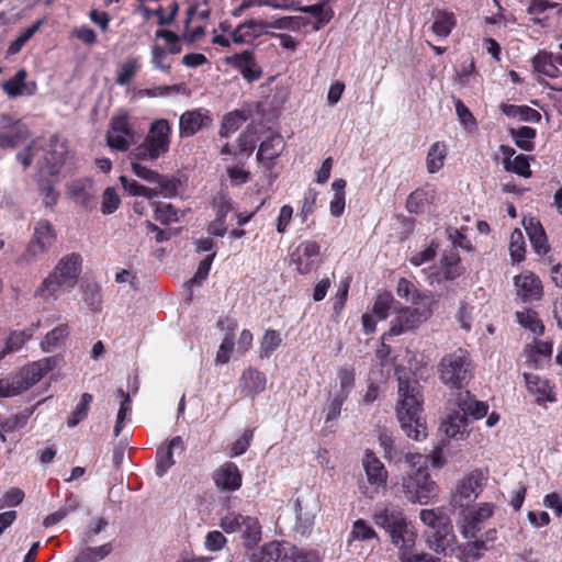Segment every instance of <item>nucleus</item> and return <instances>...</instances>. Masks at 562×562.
Wrapping results in <instances>:
<instances>
[{
  "label": "nucleus",
  "mask_w": 562,
  "mask_h": 562,
  "mask_svg": "<svg viewBox=\"0 0 562 562\" xmlns=\"http://www.w3.org/2000/svg\"><path fill=\"white\" fill-rule=\"evenodd\" d=\"M531 64L533 71L541 80H554L551 88L557 91H562V54L540 50L533 56Z\"/></svg>",
  "instance_id": "obj_13"
},
{
  "label": "nucleus",
  "mask_w": 562,
  "mask_h": 562,
  "mask_svg": "<svg viewBox=\"0 0 562 562\" xmlns=\"http://www.w3.org/2000/svg\"><path fill=\"white\" fill-rule=\"evenodd\" d=\"M79 505L80 503L76 497H67L65 504L59 509L45 517L43 525L46 528L56 525L57 522L66 518L69 514L76 512Z\"/></svg>",
  "instance_id": "obj_44"
},
{
  "label": "nucleus",
  "mask_w": 562,
  "mask_h": 562,
  "mask_svg": "<svg viewBox=\"0 0 562 562\" xmlns=\"http://www.w3.org/2000/svg\"><path fill=\"white\" fill-rule=\"evenodd\" d=\"M431 311L427 307H405L392 321L389 334L398 336L405 331L413 330L428 319Z\"/></svg>",
  "instance_id": "obj_14"
},
{
  "label": "nucleus",
  "mask_w": 562,
  "mask_h": 562,
  "mask_svg": "<svg viewBox=\"0 0 562 562\" xmlns=\"http://www.w3.org/2000/svg\"><path fill=\"white\" fill-rule=\"evenodd\" d=\"M393 302L394 297L390 292L380 293L373 303L372 314L378 319H385L389 316Z\"/></svg>",
  "instance_id": "obj_55"
},
{
  "label": "nucleus",
  "mask_w": 562,
  "mask_h": 562,
  "mask_svg": "<svg viewBox=\"0 0 562 562\" xmlns=\"http://www.w3.org/2000/svg\"><path fill=\"white\" fill-rule=\"evenodd\" d=\"M221 527L227 533H240L248 548L256 546L261 539V526L256 517L229 512L222 517Z\"/></svg>",
  "instance_id": "obj_10"
},
{
  "label": "nucleus",
  "mask_w": 562,
  "mask_h": 562,
  "mask_svg": "<svg viewBox=\"0 0 562 562\" xmlns=\"http://www.w3.org/2000/svg\"><path fill=\"white\" fill-rule=\"evenodd\" d=\"M154 217L161 224L168 225L178 221V213L171 204H157Z\"/></svg>",
  "instance_id": "obj_64"
},
{
  "label": "nucleus",
  "mask_w": 562,
  "mask_h": 562,
  "mask_svg": "<svg viewBox=\"0 0 562 562\" xmlns=\"http://www.w3.org/2000/svg\"><path fill=\"white\" fill-rule=\"evenodd\" d=\"M422 411L423 397L418 383L398 376L396 415L404 432L414 440H420L427 436L426 425L420 416Z\"/></svg>",
  "instance_id": "obj_1"
},
{
  "label": "nucleus",
  "mask_w": 562,
  "mask_h": 562,
  "mask_svg": "<svg viewBox=\"0 0 562 562\" xmlns=\"http://www.w3.org/2000/svg\"><path fill=\"white\" fill-rule=\"evenodd\" d=\"M487 477L481 470H473L465 474L457 484L451 504L463 508L475 501L485 485Z\"/></svg>",
  "instance_id": "obj_12"
},
{
  "label": "nucleus",
  "mask_w": 562,
  "mask_h": 562,
  "mask_svg": "<svg viewBox=\"0 0 562 562\" xmlns=\"http://www.w3.org/2000/svg\"><path fill=\"white\" fill-rule=\"evenodd\" d=\"M456 25L454 15L450 12H438L431 30L439 37H447Z\"/></svg>",
  "instance_id": "obj_46"
},
{
  "label": "nucleus",
  "mask_w": 562,
  "mask_h": 562,
  "mask_svg": "<svg viewBox=\"0 0 562 562\" xmlns=\"http://www.w3.org/2000/svg\"><path fill=\"white\" fill-rule=\"evenodd\" d=\"M243 27L246 30L250 40L254 41L262 35L269 34L268 31V20L263 19H249L244 23H240Z\"/></svg>",
  "instance_id": "obj_61"
},
{
  "label": "nucleus",
  "mask_w": 562,
  "mask_h": 562,
  "mask_svg": "<svg viewBox=\"0 0 562 562\" xmlns=\"http://www.w3.org/2000/svg\"><path fill=\"white\" fill-rule=\"evenodd\" d=\"M67 154L66 143L56 136H52L45 144L40 140H33L22 151L18 153L16 158L24 168L36 162L38 173L42 177H58L66 161Z\"/></svg>",
  "instance_id": "obj_6"
},
{
  "label": "nucleus",
  "mask_w": 562,
  "mask_h": 562,
  "mask_svg": "<svg viewBox=\"0 0 562 562\" xmlns=\"http://www.w3.org/2000/svg\"><path fill=\"white\" fill-rule=\"evenodd\" d=\"M396 292L400 297L411 301L413 304H419L424 296L417 291L415 285L405 278L398 280Z\"/></svg>",
  "instance_id": "obj_57"
},
{
  "label": "nucleus",
  "mask_w": 562,
  "mask_h": 562,
  "mask_svg": "<svg viewBox=\"0 0 562 562\" xmlns=\"http://www.w3.org/2000/svg\"><path fill=\"white\" fill-rule=\"evenodd\" d=\"M121 205V199L113 187H108L102 194L101 212L104 215L114 213Z\"/></svg>",
  "instance_id": "obj_59"
},
{
  "label": "nucleus",
  "mask_w": 562,
  "mask_h": 562,
  "mask_svg": "<svg viewBox=\"0 0 562 562\" xmlns=\"http://www.w3.org/2000/svg\"><path fill=\"white\" fill-rule=\"evenodd\" d=\"M303 18L301 16H282L278 19L268 20V31L273 30H289L299 31L304 25Z\"/></svg>",
  "instance_id": "obj_54"
},
{
  "label": "nucleus",
  "mask_w": 562,
  "mask_h": 562,
  "mask_svg": "<svg viewBox=\"0 0 562 562\" xmlns=\"http://www.w3.org/2000/svg\"><path fill=\"white\" fill-rule=\"evenodd\" d=\"M171 126L165 119L156 120L150 124L145 142L151 147L154 156H161L169 150Z\"/></svg>",
  "instance_id": "obj_15"
},
{
  "label": "nucleus",
  "mask_w": 562,
  "mask_h": 562,
  "mask_svg": "<svg viewBox=\"0 0 562 562\" xmlns=\"http://www.w3.org/2000/svg\"><path fill=\"white\" fill-rule=\"evenodd\" d=\"M225 63L237 69L248 82L258 80L262 70L252 50H244L225 58Z\"/></svg>",
  "instance_id": "obj_17"
},
{
  "label": "nucleus",
  "mask_w": 562,
  "mask_h": 562,
  "mask_svg": "<svg viewBox=\"0 0 562 562\" xmlns=\"http://www.w3.org/2000/svg\"><path fill=\"white\" fill-rule=\"evenodd\" d=\"M27 390V383L23 384L22 378L15 374L12 378L0 379V397H13Z\"/></svg>",
  "instance_id": "obj_48"
},
{
  "label": "nucleus",
  "mask_w": 562,
  "mask_h": 562,
  "mask_svg": "<svg viewBox=\"0 0 562 562\" xmlns=\"http://www.w3.org/2000/svg\"><path fill=\"white\" fill-rule=\"evenodd\" d=\"M501 110L507 117L524 122L538 123L541 120L540 113L527 105L503 103Z\"/></svg>",
  "instance_id": "obj_35"
},
{
  "label": "nucleus",
  "mask_w": 562,
  "mask_h": 562,
  "mask_svg": "<svg viewBox=\"0 0 562 562\" xmlns=\"http://www.w3.org/2000/svg\"><path fill=\"white\" fill-rule=\"evenodd\" d=\"M217 327L225 333L215 357L216 364H225L229 361L235 349L234 333L237 328L236 322L225 318L217 323Z\"/></svg>",
  "instance_id": "obj_26"
},
{
  "label": "nucleus",
  "mask_w": 562,
  "mask_h": 562,
  "mask_svg": "<svg viewBox=\"0 0 562 562\" xmlns=\"http://www.w3.org/2000/svg\"><path fill=\"white\" fill-rule=\"evenodd\" d=\"M27 137V128L20 121H13L9 116L0 119V147L13 148L23 143Z\"/></svg>",
  "instance_id": "obj_18"
},
{
  "label": "nucleus",
  "mask_w": 562,
  "mask_h": 562,
  "mask_svg": "<svg viewBox=\"0 0 562 562\" xmlns=\"http://www.w3.org/2000/svg\"><path fill=\"white\" fill-rule=\"evenodd\" d=\"M112 550L111 542L99 547H87L76 557L74 562H99L110 555Z\"/></svg>",
  "instance_id": "obj_43"
},
{
  "label": "nucleus",
  "mask_w": 562,
  "mask_h": 562,
  "mask_svg": "<svg viewBox=\"0 0 562 562\" xmlns=\"http://www.w3.org/2000/svg\"><path fill=\"white\" fill-rule=\"evenodd\" d=\"M488 405L476 401L469 391L460 392L454 402L452 413L441 423V430L450 438L463 439L469 431V420L483 418Z\"/></svg>",
  "instance_id": "obj_7"
},
{
  "label": "nucleus",
  "mask_w": 562,
  "mask_h": 562,
  "mask_svg": "<svg viewBox=\"0 0 562 562\" xmlns=\"http://www.w3.org/2000/svg\"><path fill=\"white\" fill-rule=\"evenodd\" d=\"M362 467L366 472L367 480L371 486L379 491L384 488L387 482V471L379 458L370 450L364 452Z\"/></svg>",
  "instance_id": "obj_21"
},
{
  "label": "nucleus",
  "mask_w": 562,
  "mask_h": 562,
  "mask_svg": "<svg viewBox=\"0 0 562 562\" xmlns=\"http://www.w3.org/2000/svg\"><path fill=\"white\" fill-rule=\"evenodd\" d=\"M38 186L40 192L45 206H53L57 203L58 193L53 188V181L57 180V177L44 176L38 173Z\"/></svg>",
  "instance_id": "obj_49"
},
{
  "label": "nucleus",
  "mask_w": 562,
  "mask_h": 562,
  "mask_svg": "<svg viewBox=\"0 0 562 562\" xmlns=\"http://www.w3.org/2000/svg\"><path fill=\"white\" fill-rule=\"evenodd\" d=\"M419 519L424 525L429 527L432 532L438 530H442L445 526H448L450 522L449 517L443 513L442 509H422L419 512Z\"/></svg>",
  "instance_id": "obj_41"
},
{
  "label": "nucleus",
  "mask_w": 562,
  "mask_h": 562,
  "mask_svg": "<svg viewBox=\"0 0 562 562\" xmlns=\"http://www.w3.org/2000/svg\"><path fill=\"white\" fill-rule=\"evenodd\" d=\"M517 295L522 301L540 300L542 296V284L540 279L530 271H525L515 278Z\"/></svg>",
  "instance_id": "obj_25"
},
{
  "label": "nucleus",
  "mask_w": 562,
  "mask_h": 562,
  "mask_svg": "<svg viewBox=\"0 0 562 562\" xmlns=\"http://www.w3.org/2000/svg\"><path fill=\"white\" fill-rule=\"evenodd\" d=\"M516 319L520 326L540 336L544 333V325L532 310H524L516 312Z\"/></svg>",
  "instance_id": "obj_42"
},
{
  "label": "nucleus",
  "mask_w": 562,
  "mask_h": 562,
  "mask_svg": "<svg viewBox=\"0 0 562 562\" xmlns=\"http://www.w3.org/2000/svg\"><path fill=\"white\" fill-rule=\"evenodd\" d=\"M510 135L515 144L522 150L530 151L535 147L536 130L529 126H521L517 130L512 128Z\"/></svg>",
  "instance_id": "obj_45"
},
{
  "label": "nucleus",
  "mask_w": 562,
  "mask_h": 562,
  "mask_svg": "<svg viewBox=\"0 0 562 562\" xmlns=\"http://www.w3.org/2000/svg\"><path fill=\"white\" fill-rule=\"evenodd\" d=\"M284 547L277 541L265 544L259 551L252 553L250 562H281L284 553Z\"/></svg>",
  "instance_id": "obj_38"
},
{
  "label": "nucleus",
  "mask_w": 562,
  "mask_h": 562,
  "mask_svg": "<svg viewBox=\"0 0 562 562\" xmlns=\"http://www.w3.org/2000/svg\"><path fill=\"white\" fill-rule=\"evenodd\" d=\"M436 199L437 191L432 186L416 189L407 198V211L415 214L430 212Z\"/></svg>",
  "instance_id": "obj_23"
},
{
  "label": "nucleus",
  "mask_w": 562,
  "mask_h": 562,
  "mask_svg": "<svg viewBox=\"0 0 562 562\" xmlns=\"http://www.w3.org/2000/svg\"><path fill=\"white\" fill-rule=\"evenodd\" d=\"M92 402V395L89 393H83L79 403L76 405L75 411L72 412L71 417L68 419V427L77 426L81 420H83L89 412L90 403Z\"/></svg>",
  "instance_id": "obj_58"
},
{
  "label": "nucleus",
  "mask_w": 562,
  "mask_h": 562,
  "mask_svg": "<svg viewBox=\"0 0 562 562\" xmlns=\"http://www.w3.org/2000/svg\"><path fill=\"white\" fill-rule=\"evenodd\" d=\"M428 547L437 553L447 554L453 552L457 547V537L453 532L451 521L442 530L432 532L428 537Z\"/></svg>",
  "instance_id": "obj_28"
},
{
  "label": "nucleus",
  "mask_w": 562,
  "mask_h": 562,
  "mask_svg": "<svg viewBox=\"0 0 562 562\" xmlns=\"http://www.w3.org/2000/svg\"><path fill=\"white\" fill-rule=\"evenodd\" d=\"M139 68L140 66L136 58H127L117 70L115 83L119 86L128 85Z\"/></svg>",
  "instance_id": "obj_50"
},
{
  "label": "nucleus",
  "mask_w": 562,
  "mask_h": 562,
  "mask_svg": "<svg viewBox=\"0 0 562 562\" xmlns=\"http://www.w3.org/2000/svg\"><path fill=\"white\" fill-rule=\"evenodd\" d=\"M173 449H182L181 437L171 439L167 448H160L156 456V474L162 476L173 465L175 460L172 456Z\"/></svg>",
  "instance_id": "obj_33"
},
{
  "label": "nucleus",
  "mask_w": 562,
  "mask_h": 562,
  "mask_svg": "<svg viewBox=\"0 0 562 562\" xmlns=\"http://www.w3.org/2000/svg\"><path fill=\"white\" fill-rule=\"evenodd\" d=\"M40 326V323L33 324L31 328L22 331H13L5 339V344L3 349L0 351V360L3 359L8 353L16 351L22 348V346L31 339L33 336L34 329Z\"/></svg>",
  "instance_id": "obj_36"
},
{
  "label": "nucleus",
  "mask_w": 562,
  "mask_h": 562,
  "mask_svg": "<svg viewBox=\"0 0 562 562\" xmlns=\"http://www.w3.org/2000/svg\"><path fill=\"white\" fill-rule=\"evenodd\" d=\"M372 519L379 528L387 533L391 543L398 550H411L415 547L417 531L398 506L386 503L379 504Z\"/></svg>",
  "instance_id": "obj_4"
},
{
  "label": "nucleus",
  "mask_w": 562,
  "mask_h": 562,
  "mask_svg": "<svg viewBox=\"0 0 562 562\" xmlns=\"http://www.w3.org/2000/svg\"><path fill=\"white\" fill-rule=\"evenodd\" d=\"M447 157V146L442 142L434 143L427 153L426 157V168L429 173H435L439 171L443 165Z\"/></svg>",
  "instance_id": "obj_39"
},
{
  "label": "nucleus",
  "mask_w": 562,
  "mask_h": 562,
  "mask_svg": "<svg viewBox=\"0 0 562 562\" xmlns=\"http://www.w3.org/2000/svg\"><path fill=\"white\" fill-rule=\"evenodd\" d=\"M460 261V256L456 251L445 252L440 259V267L428 276L429 283L452 281L459 278L463 273Z\"/></svg>",
  "instance_id": "obj_19"
},
{
  "label": "nucleus",
  "mask_w": 562,
  "mask_h": 562,
  "mask_svg": "<svg viewBox=\"0 0 562 562\" xmlns=\"http://www.w3.org/2000/svg\"><path fill=\"white\" fill-rule=\"evenodd\" d=\"M211 123L209 112L202 109L186 111L179 119V135L188 138Z\"/></svg>",
  "instance_id": "obj_20"
},
{
  "label": "nucleus",
  "mask_w": 562,
  "mask_h": 562,
  "mask_svg": "<svg viewBox=\"0 0 562 562\" xmlns=\"http://www.w3.org/2000/svg\"><path fill=\"white\" fill-rule=\"evenodd\" d=\"M56 234L53 225L46 221L41 220L34 226L33 237L30 240L26 250L18 258L20 266L29 265L38 256L45 254L54 244Z\"/></svg>",
  "instance_id": "obj_11"
},
{
  "label": "nucleus",
  "mask_w": 562,
  "mask_h": 562,
  "mask_svg": "<svg viewBox=\"0 0 562 562\" xmlns=\"http://www.w3.org/2000/svg\"><path fill=\"white\" fill-rule=\"evenodd\" d=\"M283 149L284 140L282 136L273 135L260 144L257 158L260 161H271L279 157Z\"/></svg>",
  "instance_id": "obj_37"
},
{
  "label": "nucleus",
  "mask_w": 562,
  "mask_h": 562,
  "mask_svg": "<svg viewBox=\"0 0 562 562\" xmlns=\"http://www.w3.org/2000/svg\"><path fill=\"white\" fill-rule=\"evenodd\" d=\"M525 240L520 229L516 228L510 235L509 254L514 262H520L525 259Z\"/></svg>",
  "instance_id": "obj_56"
},
{
  "label": "nucleus",
  "mask_w": 562,
  "mask_h": 562,
  "mask_svg": "<svg viewBox=\"0 0 562 562\" xmlns=\"http://www.w3.org/2000/svg\"><path fill=\"white\" fill-rule=\"evenodd\" d=\"M281 342L282 338L277 330H266L260 344V357L269 358L279 348Z\"/></svg>",
  "instance_id": "obj_52"
},
{
  "label": "nucleus",
  "mask_w": 562,
  "mask_h": 562,
  "mask_svg": "<svg viewBox=\"0 0 562 562\" xmlns=\"http://www.w3.org/2000/svg\"><path fill=\"white\" fill-rule=\"evenodd\" d=\"M150 63L155 69L169 72L170 63L168 60V52L159 45L151 46V58Z\"/></svg>",
  "instance_id": "obj_62"
},
{
  "label": "nucleus",
  "mask_w": 562,
  "mask_h": 562,
  "mask_svg": "<svg viewBox=\"0 0 562 562\" xmlns=\"http://www.w3.org/2000/svg\"><path fill=\"white\" fill-rule=\"evenodd\" d=\"M438 374L440 381L449 389L465 387L474 374V366L469 352L459 348L443 356L438 363Z\"/></svg>",
  "instance_id": "obj_8"
},
{
  "label": "nucleus",
  "mask_w": 562,
  "mask_h": 562,
  "mask_svg": "<svg viewBox=\"0 0 562 562\" xmlns=\"http://www.w3.org/2000/svg\"><path fill=\"white\" fill-rule=\"evenodd\" d=\"M375 539L379 540L375 530L363 519H358L353 522L350 532V541L359 540L367 541Z\"/></svg>",
  "instance_id": "obj_53"
},
{
  "label": "nucleus",
  "mask_w": 562,
  "mask_h": 562,
  "mask_svg": "<svg viewBox=\"0 0 562 562\" xmlns=\"http://www.w3.org/2000/svg\"><path fill=\"white\" fill-rule=\"evenodd\" d=\"M281 562H319V557L316 552H306L294 546L286 544Z\"/></svg>",
  "instance_id": "obj_47"
},
{
  "label": "nucleus",
  "mask_w": 562,
  "mask_h": 562,
  "mask_svg": "<svg viewBox=\"0 0 562 562\" xmlns=\"http://www.w3.org/2000/svg\"><path fill=\"white\" fill-rule=\"evenodd\" d=\"M69 335V327L66 324L58 325L48 331L41 341L44 352H50L60 347Z\"/></svg>",
  "instance_id": "obj_40"
},
{
  "label": "nucleus",
  "mask_w": 562,
  "mask_h": 562,
  "mask_svg": "<svg viewBox=\"0 0 562 562\" xmlns=\"http://www.w3.org/2000/svg\"><path fill=\"white\" fill-rule=\"evenodd\" d=\"M405 461L411 468L402 477V488L407 501L419 505L434 502L439 487L427 471L429 458L420 453H407Z\"/></svg>",
  "instance_id": "obj_3"
},
{
  "label": "nucleus",
  "mask_w": 562,
  "mask_h": 562,
  "mask_svg": "<svg viewBox=\"0 0 562 562\" xmlns=\"http://www.w3.org/2000/svg\"><path fill=\"white\" fill-rule=\"evenodd\" d=\"M494 514L492 503H482L475 507L464 509L460 518V531L467 539H474L465 547V552L473 559H479L483 551L488 550L496 540V530L488 529L482 537L479 532Z\"/></svg>",
  "instance_id": "obj_2"
},
{
  "label": "nucleus",
  "mask_w": 562,
  "mask_h": 562,
  "mask_svg": "<svg viewBox=\"0 0 562 562\" xmlns=\"http://www.w3.org/2000/svg\"><path fill=\"white\" fill-rule=\"evenodd\" d=\"M525 229L529 240L538 255H546L549 250L547 236L540 222L533 217L524 220Z\"/></svg>",
  "instance_id": "obj_32"
},
{
  "label": "nucleus",
  "mask_w": 562,
  "mask_h": 562,
  "mask_svg": "<svg viewBox=\"0 0 562 562\" xmlns=\"http://www.w3.org/2000/svg\"><path fill=\"white\" fill-rule=\"evenodd\" d=\"M248 116L244 111H234L228 113L223 121L220 134L223 137L228 136L231 133L237 131L243 123L247 121Z\"/></svg>",
  "instance_id": "obj_51"
},
{
  "label": "nucleus",
  "mask_w": 562,
  "mask_h": 562,
  "mask_svg": "<svg viewBox=\"0 0 562 562\" xmlns=\"http://www.w3.org/2000/svg\"><path fill=\"white\" fill-rule=\"evenodd\" d=\"M68 194L86 210L94 206V191L90 180H75L68 184Z\"/></svg>",
  "instance_id": "obj_31"
},
{
  "label": "nucleus",
  "mask_w": 562,
  "mask_h": 562,
  "mask_svg": "<svg viewBox=\"0 0 562 562\" xmlns=\"http://www.w3.org/2000/svg\"><path fill=\"white\" fill-rule=\"evenodd\" d=\"M26 70L19 69L12 78L1 83V88L10 99L33 95L36 92V83L34 81H26Z\"/></svg>",
  "instance_id": "obj_24"
},
{
  "label": "nucleus",
  "mask_w": 562,
  "mask_h": 562,
  "mask_svg": "<svg viewBox=\"0 0 562 562\" xmlns=\"http://www.w3.org/2000/svg\"><path fill=\"white\" fill-rule=\"evenodd\" d=\"M267 378L263 372L255 368H247L243 371L239 386L247 396L254 398L266 390Z\"/></svg>",
  "instance_id": "obj_29"
},
{
  "label": "nucleus",
  "mask_w": 562,
  "mask_h": 562,
  "mask_svg": "<svg viewBox=\"0 0 562 562\" xmlns=\"http://www.w3.org/2000/svg\"><path fill=\"white\" fill-rule=\"evenodd\" d=\"M106 142L111 148L125 151L134 144L135 135H122L121 133L108 131Z\"/></svg>",
  "instance_id": "obj_60"
},
{
  "label": "nucleus",
  "mask_w": 562,
  "mask_h": 562,
  "mask_svg": "<svg viewBox=\"0 0 562 562\" xmlns=\"http://www.w3.org/2000/svg\"><path fill=\"white\" fill-rule=\"evenodd\" d=\"M552 350L553 345L551 341L536 339L530 346L528 360L533 364L536 369H542L544 363L550 361Z\"/></svg>",
  "instance_id": "obj_34"
},
{
  "label": "nucleus",
  "mask_w": 562,
  "mask_h": 562,
  "mask_svg": "<svg viewBox=\"0 0 562 562\" xmlns=\"http://www.w3.org/2000/svg\"><path fill=\"white\" fill-rule=\"evenodd\" d=\"M522 376L527 391L535 395L537 404L541 405L544 402L553 403L557 401L553 392V385L548 379L527 372H525Z\"/></svg>",
  "instance_id": "obj_22"
},
{
  "label": "nucleus",
  "mask_w": 562,
  "mask_h": 562,
  "mask_svg": "<svg viewBox=\"0 0 562 562\" xmlns=\"http://www.w3.org/2000/svg\"><path fill=\"white\" fill-rule=\"evenodd\" d=\"M505 170L524 178H529L531 176L528 157L521 154L514 157L509 165L505 167Z\"/></svg>",
  "instance_id": "obj_63"
},
{
  "label": "nucleus",
  "mask_w": 562,
  "mask_h": 562,
  "mask_svg": "<svg viewBox=\"0 0 562 562\" xmlns=\"http://www.w3.org/2000/svg\"><path fill=\"white\" fill-rule=\"evenodd\" d=\"M215 485L222 491H236L241 486V474L233 462L223 463L213 475Z\"/></svg>",
  "instance_id": "obj_27"
},
{
  "label": "nucleus",
  "mask_w": 562,
  "mask_h": 562,
  "mask_svg": "<svg viewBox=\"0 0 562 562\" xmlns=\"http://www.w3.org/2000/svg\"><path fill=\"white\" fill-rule=\"evenodd\" d=\"M356 373L351 366L337 370L335 382L330 385L325 407L326 423L336 420L341 414V407L355 387Z\"/></svg>",
  "instance_id": "obj_9"
},
{
  "label": "nucleus",
  "mask_w": 562,
  "mask_h": 562,
  "mask_svg": "<svg viewBox=\"0 0 562 562\" xmlns=\"http://www.w3.org/2000/svg\"><path fill=\"white\" fill-rule=\"evenodd\" d=\"M291 260L300 273H308L319 262V246L315 241H303L292 252Z\"/></svg>",
  "instance_id": "obj_16"
},
{
  "label": "nucleus",
  "mask_w": 562,
  "mask_h": 562,
  "mask_svg": "<svg viewBox=\"0 0 562 562\" xmlns=\"http://www.w3.org/2000/svg\"><path fill=\"white\" fill-rule=\"evenodd\" d=\"M81 271V257L70 254L61 258L54 270L40 283L34 296L44 303H53L70 292L77 284Z\"/></svg>",
  "instance_id": "obj_5"
},
{
  "label": "nucleus",
  "mask_w": 562,
  "mask_h": 562,
  "mask_svg": "<svg viewBox=\"0 0 562 562\" xmlns=\"http://www.w3.org/2000/svg\"><path fill=\"white\" fill-rule=\"evenodd\" d=\"M562 7L550 0H532L528 13L531 20L541 25H547L550 18L559 15Z\"/></svg>",
  "instance_id": "obj_30"
}]
</instances>
